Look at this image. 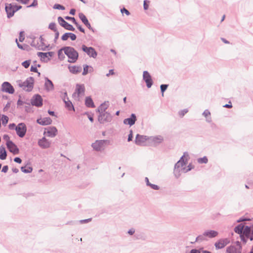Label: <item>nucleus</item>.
<instances>
[{
  "instance_id": "nucleus-1",
  "label": "nucleus",
  "mask_w": 253,
  "mask_h": 253,
  "mask_svg": "<svg viewBox=\"0 0 253 253\" xmlns=\"http://www.w3.org/2000/svg\"><path fill=\"white\" fill-rule=\"evenodd\" d=\"M188 154L185 152L180 159L175 165L173 173L175 177H179L182 173H186L191 169V166L186 167L187 163Z\"/></svg>"
},
{
  "instance_id": "nucleus-2",
  "label": "nucleus",
  "mask_w": 253,
  "mask_h": 253,
  "mask_svg": "<svg viewBox=\"0 0 253 253\" xmlns=\"http://www.w3.org/2000/svg\"><path fill=\"white\" fill-rule=\"evenodd\" d=\"M34 82V78L33 77H29L25 81L21 80L17 81V84L22 89L27 91H31L33 88Z\"/></svg>"
},
{
  "instance_id": "nucleus-3",
  "label": "nucleus",
  "mask_w": 253,
  "mask_h": 253,
  "mask_svg": "<svg viewBox=\"0 0 253 253\" xmlns=\"http://www.w3.org/2000/svg\"><path fill=\"white\" fill-rule=\"evenodd\" d=\"M66 55L69 58V62L74 63L78 58L79 54L78 52L73 48L70 46L65 47Z\"/></svg>"
},
{
  "instance_id": "nucleus-4",
  "label": "nucleus",
  "mask_w": 253,
  "mask_h": 253,
  "mask_svg": "<svg viewBox=\"0 0 253 253\" xmlns=\"http://www.w3.org/2000/svg\"><path fill=\"white\" fill-rule=\"evenodd\" d=\"M85 87L83 84H77L75 91L73 94V97L76 100H79L80 97L84 95Z\"/></svg>"
},
{
  "instance_id": "nucleus-5",
  "label": "nucleus",
  "mask_w": 253,
  "mask_h": 253,
  "mask_svg": "<svg viewBox=\"0 0 253 253\" xmlns=\"http://www.w3.org/2000/svg\"><path fill=\"white\" fill-rule=\"evenodd\" d=\"M22 8L21 6L12 5V4H6L5 5V10L7 14V17L10 18L13 16L14 13Z\"/></svg>"
},
{
  "instance_id": "nucleus-6",
  "label": "nucleus",
  "mask_w": 253,
  "mask_h": 253,
  "mask_svg": "<svg viewBox=\"0 0 253 253\" xmlns=\"http://www.w3.org/2000/svg\"><path fill=\"white\" fill-rule=\"evenodd\" d=\"M241 243L239 241H237L234 244L226 249V252L227 253H241Z\"/></svg>"
},
{
  "instance_id": "nucleus-7",
  "label": "nucleus",
  "mask_w": 253,
  "mask_h": 253,
  "mask_svg": "<svg viewBox=\"0 0 253 253\" xmlns=\"http://www.w3.org/2000/svg\"><path fill=\"white\" fill-rule=\"evenodd\" d=\"M107 141L106 140H96L92 144L91 146L94 150L101 151L104 149Z\"/></svg>"
},
{
  "instance_id": "nucleus-8",
  "label": "nucleus",
  "mask_w": 253,
  "mask_h": 253,
  "mask_svg": "<svg viewBox=\"0 0 253 253\" xmlns=\"http://www.w3.org/2000/svg\"><path fill=\"white\" fill-rule=\"evenodd\" d=\"M147 136L137 134L135 138V143L138 146H147Z\"/></svg>"
},
{
  "instance_id": "nucleus-9",
  "label": "nucleus",
  "mask_w": 253,
  "mask_h": 253,
  "mask_svg": "<svg viewBox=\"0 0 253 253\" xmlns=\"http://www.w3.org/2000/svg\"><path fill=\"white\" fill-rule=\"evenodd\" d=\"M26 131H27V127L24 123H19L16 126V133L20 137H21V138L23 137L26 134Z\"/></svg>"
},
{
  "instance_id": "nucleus-10",
  "label": "nucleus",
  "mask_w": 253,
  "mask_h": 253,
  "mask_svg": "<svg viewBox=\"0 0 253 253\" xmlns=\"http://www.w3.org/2000/svg\"><path fill=\"white\" fill-rule=\"evenodd\" d=\"M57 129L55 126H49L45 128L43 135L52 138L57 135Z\"/></svg>"
},
{
  "instance_id": "nucleus-11",
  "label": "nucleus",
  "mask_w": 253,
  "mask_h": 253,
  "mask_svg": "<svg viewBox=\"0 0 253 253\" xmlns=\"http://www.w3.org/2000/svg\"><path fill=\"white\" fill-rule=\"evenodd\" d=\"M82 49L83 51L86 53L87 55L90 57L95 58L97 56V52L92 47H87L85 45H83L82 46Z\"/></svg>"
},
{
  "instance_id": "nucleus-12",
  "label": "nucleus",
  "mask_w": 253,
  "mask_h": 253,
  "mask_svg": "<svg viewBox=\"0 0 253 253\" xmlns=\"http://www.w3.org/2000/svg\"><path fill=\"white\" fill-rule=\"evenodd\" d=\"M98 119V121L100 123L103 124L105 122H111L112 120V117L110 114L107 112L102 114H99Z\"/></svg>"
},
{
  "instance_id": "nucleus-13",
  "label": "nucleus",
  "mask_w": 253,
  "mask_h": 253,
  "mask_svg": "<svg viewBox=\"0 0 253 253\" xmlns=\"http://www.w3.org/2000/svg\"><path fill=\"white\" fill-rule=\"evenodd\" d=\"M31 104L36 107H41L42 105V99L39 94L35 95L31 100Z\"/></svg>"
},
{
  "instance_id": "nucleus-14",
  "label": "nucleus",
  "mask_w": 253,
  "mask_h": 253,
  "mask_svg": "<svg viewBox=\"0 0 253 253\" xmlns=\"http://www.w3.org/2000/svg\"><path fill=\"white\" fill-rule=\"evenodd\" d=\"M38 55L41 58V60L42 62H48L53 55L52 52H38Z\"/></svg>"
},
{
  "instance_id": "nucleus-15",
  "label": "nucleus",
  "mask_w": 253,
  "mask_h": 253,
  "mask_svg": "<svg viewBox=\"0 0 253 253\" xmlns=\"http://www.w3.org/2000/svg\"><path fill=\"white\" fill-rule=\"evenodd\" d=\"M143 80L146 83L148 88H150L153 84V81L150 74L147 71L143 73Z\"/></svg>"
},
{
  "instance_id": "nucleus-16",
  "label": "nucleus",
  "mask_w": 253,
  "mask_h": 253,
  "mask_svg": "<svg viewBox=\"0 0 253 253\" xmlns=\"http://www.w3.org/2000/svg\"><path fill=\"white\" fill-rule=\"evenodd\" d=\"M38 145L42 149H47L50 147L51 142L45 137L39 140L38 142Z\"/></svg>"
},
{
  "instance_id": "nucleus-17",
  "label": "nucleus",
  "mask_w": 253,
  "mask_h": 253,
  "mask_svg": "<svg viewBox=\"0 0 253 253\" xmlns=\"http://www.w3.org/2000/svg\"><path fill=\"white\" fill-rule=\"evenodd\" d=\"M6 144L8 149L10 152L12 153L13 154H18L19 149L12 141H8Z\"/></svg>"
},
{
  "instance_id": "nucleus-18",
  "label": "nucleus",
  "mask_w": 253,
  "mask_h": 253,
  "mask_svg": "<svg viewBox=\"0 0 253 253\" xmlns=\"http://www.w3.org/2000/svg\"><path fill=\"white\" fill-rule=\"evenodd\" d=\"M58 21L60 25L66 29L72 31L75 30V28L73 26L65 21L62 17H59L58 18Z\"/></svg>"
},
{
  "instance_id": "nucleus-19",
  "label": "nucleus",
  "mask_w": 253,
  "mask_h": 253,
  "mask_svg": "<svg viewBox=\"0 0 253 253\" xmlns=\"http://www.w3.org/2000/svg\"><path fill=\"white\" fill-rule=\"evenodd\" d=\"M1 88L2 91L10 94H12L14 92V89L13 86L7 82H5L2 84Z\"/></svg>"
},
{
  "instance_id": "nucleus-20",
  "label": "nucleus",
  "mask_w": 253,
  "mask_h": 253,
  "mask_svg": "<svg viewBox=\"0 0 253 253\" xmlns=\"http://www.w3.org/2000/svg\"><path fill=\"white\" fill-rule=\"evenodd\" d=\"M136 120V115L134 114H131L129 118L124 120L123 123L125 125H128L131 126L135 123Z\"/></svg>"
},
{
  "instance_id": "nucleus-21",
  "label": "nucleus",
  "mask_w": 253,
  "mask_h": 253,
  "mask_svg": "<svg viewBox=\"0 0 253 253\" xmlns=\"http://www.w3.org/2000/svg\"><path fill=\"white\" fill-rule=\"evenodd\" d=\"M229 243V240L227 238L220 239L215 243V247L217 249H222L226 246Z\"/></svg>"
},
{
  "instance_id": "nucleus-22",
  "label": "nucleus",
  "mask_w": 253,
  "mask_h": 253,
  "mask_svg": "<svg viewBox=\"0 0 253 253\" xmlns=\"http://www.w3.org/2000/svg\"><path fill=\"white\" fill-rule=\"evenodd\" d=\"M251 231V229L250 227H249V226H246L244 227L243 231L242 234L241 236V239L243 241H244L245 242H246V240L245 239V237L248 239V238L250 239Z\"/></svg>"
},
{
  "instance_id": "nucleus-23",
  "label": "nucleus",
  "mask_w": 253,
  "mask_h": 253,
  "mask_svg": "<svg viewBox=\"0 0 253 253\" xmlns=\"http://www.w3.org/2000/svg\"><path fill=\"white\" fill-rule=\"evenodd\" d=\"M158 142L157 136H147V146L156 145Z\"/></svg>"
},
{
  "instance_id": "nucleus-24",
  "label": "nucleus",
  "mask_w": 253,
  "mask_h": 253,
  "mask_svg": "<svg viewBox=\"0 0 253 253\" xmlns=\"http://www.w3.org/2000/svg\"><path fill=\"white\" fill-rule=\"evenodd\" d=\"M44 88L48 92L52 91L54 89V85L52 82L47 78H45Z\"/></svg>"
},
{
  "instance_id": "nucleus-25",
  "label": "nucleus",
  "mask_w": 253,
  "mask_h": 253,
  "mask_svg": "<svg viewBox=\"0 0 253 253\" xmlns=\"http://www.w3.org/2000/svg\"><path fill=\"white\" fill-rule=\"evenodd\" d=\"M37 122L41 125L46 126L52 123V120L49 117H45L38 119Z\"/></svg>"
},
{
  "instance_id": "nucleus-26",
  "label": "nucleus",
  "mask_w": 253,
  "mask_h": 253,
  "mask_svg": "<svg viewBox=\"0 0 253 253\" xmlns=\"http://www.w3.org/2000/svg\"><path fill=\"white\" fill-rule=\"evenodd\" d=\"M68 68L71 73L73 74H77L81 72L82 68L81 67L76 65H69Z\"/></svg>"
},
{
  "instance_id": "nucleus-27",
  "label": "nucleus",
  "mask_w": 253,
  "mask_h": 253,
  "mask_svg": "<svg viewBox=\"0 0 253 253\" xmlns=\"http://www.w3.org/2000/svg\"><path fill=\"white\" fill-rule=\"evenodd\" d=\"M109 107V102H105L101 104L99 107L98 108V112L99 114H102L106 112V110Z\"/></svg>"
},
{
  "instance_id": "nucleus-28",
  "label": "nucleus",
  "mask_w": 253,
  "mask_h": 253,
  "mask_svg": "<svg viewBox=\"0 0 253 253\" xmlns=\"http://www.w3.org/2000/svg\"><path fill=\"white\" fill-rule=\"evenodd\" d=\"M79 16L80 19L82 20V21L84 23V24L89 29L91 28V25L89 23L87 19L86 16L82 13H80L79 14Z\"/></svg>"
},
{
  "instance_id": "nucleus-29",
  "label": "nucleus",
  "mask_w": 253,
  "mask_h": 253,
  "mask_svg": "<svg viewBox=\"0 0 253 253\" xmlns=\"http://www.w3.org/2000/svg\"><path fill=\"white\" fill-rule=\"evenodd\" d=\"M67 96V93H64V98L63 99V101L65 104V107L69 110H74V107L73 106V105L72 103L70 100H66L65 97Z\"/></svg>"
},
{
  "instance_id": "nucleus-30",
  "label": "nucleus",
  "mask_w": 253,
  "mask_h": 253,
  "mask_svg": "<svg viewBox=\"0 0 253 253\" xmlns=\"http://www.w3.org/2000/svg\"><path fill=\"white\" fill-rule=\"evenodd\" d=\"M69 38H70L72 41H75L77 38L76 36L74 34L69 33L64 34L62 36L61 39L63 41H66Z\"/></svg>"
},
{
  "instance_id": "nucleus-31",
  "label": "nucleus",
  "mask_w": 253,
  "mask_h": 253,
  "mask_svg": "<svg viewBox=\"0 0 253 253\" xmlns=\"http://www.w3.org/2000/svg\"><path fill=\"white\" fill-rule=\"evenodd\" d=\"M218 235V232L214 230H207L204 232V235L209 238H213Z\"/></svg>"
},
{
  "instance_id": "nucleus-32",
  "label": "nucleus",
  "mask_w": 253,
  "mask_h": 253,
  "mask_svg": "<svg viewBox=\"0 0 253 253\" xmlns=\"http://www.w3.org/2000/svg\"><path fill=\"white\" fill-rule=\"evenodd\" d=\"M85 104L86 106L87 107H89V108L95 107V105L93 102V100L90 96H88L85 98Z\"/></svg>"
},
{
  "instance_id": "nucleus-33",
  "label": "nucleus",
  "mask_w": 253,
  "mask_h": 253,
  "mask_svg": "<svg viewBox=\"0 0 253 253\" xmlns=\"http://www.w3.org/2000/svg\"><path fill=\"white\" fill-rule=\"evenodd\" d=\"M7 156L5 148L1 146L0 147V159L3 160L6 159Z\"/></svg>"
},
{
  "instance_id": "nucleus-34",
  "label": "nucleus",
  "mask_w": 253,
  "mask_h": 253,
  "mask_svg": "<svg viewBox=\"0 0 253 253\" xmlns=\"http://www.w3.org/2000/svg\"><path fill=\"white\" fill-rule=\"evenodd\" d=\"M66 55V52L65 51V47L59 50L58 52V55L59 59L63 60L65 58V55Z\"/></svg>"
},
{
  "instance_id": "nucleus-35",
  "label": "nucleus",
  "mask_w": 253,
  "mask_h": 253,
  "mask_svg": "<svg viewBox=\"0 0 253 253\" xmlns=\"http://www.w3.org/2000/svg\"><path fill=\"white\" fill-rule=\"evenodd\" d=\"M244 227H245L244 225H243L242 224H240L235 228L234 231L236 233L240 234L241 236Z\"/></svg>"
},
{
  "instance_id": "nucleus-36",
  "label": "nucleus",
  "mask_w": 253,
  "mask_h": 253,
  "mask_svg": "<svg viewBox=\"0 0 253 253\" xmlns=\"http://www.w3.org/2000/svg\"><path fill=\"white\" fill-rule=\"evenodd\" d=\"M21 170L24 173H28L32 171L33 169L31 167H28L26 169L25 167H22Z\"/></svg>"
},
{
  "instance_id": "nucleus-37",
  "label": "nucleus",
  "mask_w": 253,
  "mask_h": 253,
  "mask_svg": "<svg viewBox=\"0 0 253 253\" xmlns=\"http://www.w3.org/2000/svg\"><path fill=\"white\" fill-rule=\"evenodd\" d=\"M92 68L91 67H89L88 65H86L84 67V71L83 72V75H86L88 72H90L92 70Z\"/></svg>"
},
{
  "instance_id": "nucleus-38",
  "label": "nucleus",
  "mask_w": 253,
  "mask_h": 253,
  "mask_svg": "<svg viewBox=\"0 0 253 253\" xmlns=\"http://www.w3.org/2000/svg\"><path fill=\"white\" fill-rule=\"evenodd\" d=\"M6 68L9 71H15L18 68V67L16 65V64H9V66Z\"/></svg>"
},
{
  "instance_id": "nucleus-39",
  "label": "nucleus",
  "mask_w": 253,
  "mask_h": 253,
  "mask_svg": "<svg viewBox=\"0 0 253 253\" xmlns=\"http://www.w3.org/2000/svg\"><path fill=\"white\" fill-rule=\"evenodd\" d=\"M1 120L2 124L5 125L8 122V118L6 116L3 115L1 117Z\"/></svg>"
},
{
  "instance_id": "nucleus-40",
  "label": "nucleus",
  "mask_w": 253,
  "mask_h": 253,
  "mask_svg": "<svg viewBox=\"0 0 253 253\" xmlns=\"http://www.w3.org/2000/svg\"><path fill=\"white\" fill-rule=\"evenodd\" d=\"M198 162L199 163H205L206 164L208 162V159L206 157H204L203 158H201L198 159Z\"/></svg>"
},
{
  "instance_id": "nucleus-41",
  "label": "nucleus",
  "mask_w": 253,
  "mask_h": 253,
  "mask_svg": "<svg viewBox=\"0 0 253 253\" xmlns=\"http://www.w3.org/2000/svg\"><path fill=\"white\" fill-rule=\"evenodd\" d=\"M205 237H206V235H204V233L202 235H200L196 238V241L198 242V241H202L203 240H205Z\"/></svg>"
},
{
  "instance_id": "nucleus-42",
  "label": "nucleus",
  "mask_w": 253,
  "mask_h": 253,
  "mask_svg": "<svg viewBox=\"0 0 253 253\" xmlns=\"http://www.w3.org/2000/svg\"><path fill=\"white\" fill-rule=\"evenodd\" d=\"M168 86V84H162L160 86L161 90L162 93V96H164V92L167 89Z\"/></svg>"
},
{
  "instance_id": "nucleus-43",
  "label": "nucleus",
  "mask_w": 253,
  "mask_h": 253,
  "mask_svg": "<svg viewBox=\"0 0 253 253\" xmlns=\"http://www.w3.org/2000/svg\"><path fill=\"white\" fill-rule=\"evenodd\" d=\"M54 8L55 9H61V10H64L65 9V7L60 5V4H55L54 5Z\"/></svg>"
},
{
  "instance_id": "nucleus-44",
  "label": "nucleus",
  "mask_w": 253,
  "mask_h": 253,
  "mask_svg": "<svg viewBox=\"0 0 253 253\" xmlns=\"http://www.w3.org/2000/svg\"><path fill=\"white\" fill-rule=\"evenodd\" d=\"M49 28L51 30H52L55 32L57 31L56 24L55 23H50L49 25Z\"/></svg>"
},
{
  "instance_id": "nucleus-45",
  "label": "nucleus",
  "mask_w": 253,
  "mask_h": 253,
  "mask_svg": "<svg viewBox=\"0 0 253 253\" xmlns=\"http://www.w3.org/2000/svg\"><path fill=\"white\" fill-rule=\"evenodd\" d=\"M24 39H25V38H24V33L23 32H21L19 34V41L20 42H22L24 41Z\"/></svg>"
},
{
  "instance_id": "nucleus-46",
  "label": "nucleus",
  "mask_w": 253,
  "mask_h": 253,
  "mask_svg": "<svg viewBox=\"0 0 253 253\" xmlns=\"http://www.w3.org/2000/svg\"><path fill=\"white\" fill-rule=\"evenodd\" d=\"M121 13L123 14L125 13L126 15H129L130 14L129 12L125 8H123L121 10Z\"/></svg>"
},
{
  "instance_id": "nucleus-47",
  "label": "nucleus",
  "mask_w": 253,
  "mask_h": 253,
  "mask_svg": "<svg viewBox=\"0 0 253 253\" xmlns=\"http://www.w3.org/2000/svg\"><path fill=\"white\" fill-rule=\"evenodd\" d=\"M132 138H133V132H132V130H130L129 134V135L128 136L127 141H131L132 139Z\"/></svg>"
},
{
  "instance_id": "nucleus-48",
  "label": "nucleus",
  "mask_w": 253,
  "mask_h": 253,
  "mask_svg": "<svg viewBox=\"0 0 253 253\" xmlns=\"http://www.w3.org/2000/svg\"><path fill=\"white\" fill-rule=\"evenodd\" d=\"M16 126L15 125V124L14 123H12V124H10L9 125H8V128L10 129H11V130H13V129H15L16 130Z\"/></svg>"
},
{
  "instance_id": "nucleus-49",
  "label": "nucleus",
  "mask_w": 253,
  "mask_h": 253,
  "mask_svg": "<svg viewBox=\"0 0 253 253\" xmlns=\"http://www.w3.org/2000/svg\"><path fill=\"white\" fill-rule=\"evenodd\" d=\"M91 220V218H88V219H86L80 220L79 221V222L81 224H84V223H88V222H90Z\"/></svg>"
},
{
  "instance_id": "nucleus-50",
  "label": "nucleus",
  "mask_w": 253,
  "mask_h": 253,
  "mask_svg": "<svg viewBox=\"0 0 253 253\" xmlns=\"http://www.w3.org/2000/svg\"><path fill=\"white\" fill-rule=\"evenodd\" d=\"M211 114L210 112L208 110H205L203 113V115L206 117L207 118L209 116H210Z\"/></svg>"
},
{
  "instance_id": "nucleus-51",
  "label": "nucleus",
  "mask_w": 253,
  "mask_h": 253,
  "mask_svg": "<svg viewBox=\"0 0 253 253\" xmlns=\"http://www.w3.org/2000/svg\"><path fill=\"white\" fill-rule=\"evenodd\" d=\"M148 186H150L152 189L154 190H158V186L155 184L150 183Z\"/></svg>"
},
{
  "instance_id": "nucleus-52",
  "label": "nucleus",
  "mask_w": 253,
  "mask_h": 253,
  "mask_svg": "<svg viewBox=\"0 0 253 253\" xmlns=\"http://www.w3.org/2000/svg\"><path fill=\"white\" fill-rule=\"evenodd\" d=\"M149 3V2L147 1V0L144 1V9L146 10L148 9Z\"/></svg>"
},
{
  "instance_id": "nucleus-53",
  "label": "nucleus",
  "mask_w": 253,
  "mask_h": 253,
  "mask_svg": "<svg viewBox=\"0 0 253 253\" xmlns=\"http://www.w3.org/2000/svg\"><path fill=\"white\" fill-rule=\"evenodd\" d=\"M188 112V110L187 109H184L183 110H182L180 112H179V115L181 116H183L185 114H186L187 112Z\"/></svg>"
},
{
  "instance_id": "nucleus-54",
  "label": "nucleus",
  "mask_w": 253,
  "mask_h": 253,
  "mask_svg": "<svg viewBox=\"0 0 253 253\" xmlns=\"http://www.w3.org/2000/svg\"><path fill=\"white\" fill-rule=\"evenodd\" d=\"M250 220V219L249 218H240L239 219L237 220L238 222H240L242 221H249Z\"/></svg>"
},
{
  "instance_id": "nucleus-55",
  "label": "nucleus",
  "mask_w": 253,
  "mask_h": 253,
  "mask_svg": "<svg viewBox=\"0 0 253 253\" xmlns=\"http://www.w3.org/2000/svg\"><path fill=\"white\" fill-rule=\"evenodd\" d=\"M14 161L16 163L20 164L22 162V160L20 158L16 157L14 159Z\"/></svg>"
},
{
  "instance_id": "nucleus-56",
  "label": "nucleus",
  "mask_w": 253,
  "mask_h": 253,
  "mask_svg": "<svg viewBox=\"0 0 253 253\" xmlns=\"http://www.w3.org/2000/svg\"><path fill=\"white\" fill-rule=\"evenodd\" d=\"M8 169V167L7 166H4L3 167L1 171L3 172H6Z\"/></svg>"
},
{
  "instance_id": "nucleus-57",
  "label": "nucleus",
  "mask_w": 253,
  "mask_h": 253,
  "mask_svg": "<svg viewBox=\"0 0 253 253\" xmlns=\"http://www.w3.org/2000/svg\"><path fill=\"white\" fill-rule=\"evenodd\" d=\"M134 232H135V229H133V228H131V229H130L128 231V232H127V233H128L129 235H133V234L134 233Z\"/></svg>"
},
{
  "instance_id": "nucleus-58",
  "label": "nucleus",
  "mask_w": 253,
  "mask_h": 253,
  "mask_svg": "<svg viewBox=\"0 0 253 253\" xmlns=\"http://www.w3.org/2000/svg\"><path fill=\"white\" fill-rule=\"evenodd\" d=\"M114 74V70L111 69L109 70V73L106 74L107 77H109L110 75H113Z\"/></svg>"
},
{
  "instance_id": "nucleus-59",
  "label": "nucleus",
  "mask_w": 253,
  "mask_h": 253,
  "mask_svg": "<svg viewBox=\"0 0 253 253\" xmlns=\"http://www.w3.org/2000/svg\"><path fill=\"white\" fill-rule=\"evenodd\" d=\"M190 253H201V252L199 250L192 249L191 250Z\"/></svg>"
},
{
  "instance_id": "nucleus-60",
  "label": "nucleus",
  "mask_w": 253,
  "mask_h": 253,
  "mask_svg": "<svg viewBox=\"0 0 253 253\" xmlns=\"http://www.w3.org/2000/svg\"><path fill=\"white\" fill-rule=\"evenodd\" d=\"M37 4H38L37 0H34L33 2L32 3V4H31L30 5H29L28 7L35 6L37 5Z\"/></svg>"
},
{
  "instance_id": "nucleus-61",
  "label": "nucleus",
  "mask_w": 253,
  "mask_h": 253,
  "mask_svg": "<svg viewBox=\"0 0 253 253\" xmlns=\"http://www.w3.org/2000/svg\"><path fill=\"white\" fill-rule=\"evenodd\" d=\"M3 139L6 141V142L8 141H10V139H9V137L8 136V135H6V134H5L3 136Z\"/></svg>"
},
{
  "instance_id": "nucleus-62",
  "label": "nucleus",
  "mask_w": 253,
  "mask_h": 253,
  "mask_svg": "<svg viewBox=\"0 0 253 253\" xmlns=\"http://www.w3.org/2000/svg\"><path fill=\"white\" fill-rule=\"evenodd\" d=\"M77 27L78 29L81 32H83L84 33V30L83 28H82V27L80 25H79L78 24V26H77Z\"/></svg>"
},
{
  "instance_id": "nucleus-63",
  "label": "nucleus",
  "mask_w": 253,
  "mask_h": 253,
  "mask_svg": "<svg viewBox=\"0 0 253 253\" xmlns=\"http://www.w3.org/2000/svg\"><path fill=\"white\" fill-rule=\"evenodd\" d=\"M145 181L146 182L147 186H149V185H150L151 183L149 182V179L148 177H146L145 178Z\"/></svg>"
},
{
  "instance_id": "nucleus-64",
  "label": "nucleus",
  "mask_w": 253,
  "mask_h": 253,
  "mask_svg": "<svg viewBox=\"0 0 253 253\" xmlns=\"http://www.w3.org/2000/svg\"><path fill=\"white\" fill-rule=\"evenodd\" d=\"M250 239L251 241L253 240V229L251 230Z\"/></svg>"
}]
</instances>
